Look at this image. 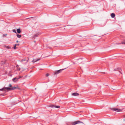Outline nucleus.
<instances>
[{
  "label": "nucleus",
  "mask_w": 125,
  "mask_h": 125,
  "mask_svg": "<svg viewBox=\"0 0 125 125\" xmlns=\"http://www.w3.org/2000/svg\"><path fill=\"white\" fill-rule=\"evenodd\" d=\"M16 67L17 68H18L19 67V66L17 64V65H16Z\"/></svg>",
  "instance_id": "aec40b11"
},
{
  "label": "nucleus",
  "mask_w": 125,
  "mask_h": 125,
  "mask_svg": "<svg viewBox=\"0 0 125 125\" xmlns=\"http://www.w3.org/2000/svg\"><path fill=\"white\" fill-rule=\"evenodd\" d=\"M41 34H40V33H37L36 34L34 35L33 36V38H35L36 37L38 36L39 35H40Z\"/></svg>",
  "instance_id": "1a4fd4ad"
},
{
  "label": "nucleus",
  "mask_w": 125,
  "mask_h": 125,
  "mask_svg": "<svg viewBox=\"0 0 125 125\" xmlns=\"http://www.w3.org/2000/svg\"><path fill=\"white\" fill-rule=\"evenodd\" d=\"M40 60V59H33L32 61V62H33L34 63V62H37Z\"/></svg>",
  "instance_id": "f8f14e48"
},
{
  "label": "nucleus",
  "mask_w": 125,
  "mask_h": 125,
  "mask_svg": "<svg viewBox=\"0 0 125 125\" xmlns=\"http://www.w3.org/2000/svg\"><path fill=\"white\" fill-rule=\"evenodd\" d=\"M49 74L48 73H47L46 74V77H47V76H49Z\"/></svg>",
  "instance_id": "a211bd4d"
},
{
  "label": "nucleus",
  "mask_w": 125,
  "mask_h": 125,
  "mask_svg": "<svg viewBox=\"0 0 125 125\" xmlns=\"http://www.w3.org/2000/svg\"><path fill=\"white\" fill-rule=\"evenodd\" d=\"M111 109L114 111H116L117 112H121L122 110L121 109L118 108H113Z\"/></svg>",
  "instance_id": "20e7f679"
},
{
  "label": "nucleus",
  "mask_w": 125,
  "mask_h": 125,
  "mask_svg": "<svg viewBox=\"0 0 125 125\" xmlns=\"http://www.w3.org/2000/svg\"><path fill=\"white\" fill-rule=\"evenodd\" d=\"M19 79V78H18V77H16L12 79V81L14 82H15L17 81Z\"/></svg>",
  "instance_id": "423d86ee"
},
{
  "label": "nucleus",
  "mask_w": 125,
  "mask_h": 125,
  "mask_svg": "<svg viewBox=\"0 0 125 125\" xmlns=\"http://www.w3.org/2000/svg\"><path fill=\"white\" fill-rule=\"evenodd\" d=\"M13 49H16V45H15V46L13 47Z\"/></svg>",
  "instance_id": "6ab92c4d"
},
{
  "label": "nucleus",
  "mask_w": 125,
  "mask_h": 125,
  "mask_svg": "<svg viewBox=\"0 0 125 125\" xmlns=\"http://www.w3.org/2000/svg\"><path fill=\"white\" fill-rule=\"evenodd\" d=\"M67 68H66L63 69H61L57 71H56L54 72V74L57 75L58 74L60 73L63 70L66 69Z\"/></svg>",
  "instance_id": "f257e3e1"
},
{
  "label": "nucleus",
  "mask_w": 125,
  "mask_h": 125,
  "mask_svg": "<svg viewBox=\"0 0 125 125\" xmlns=\"http://www.w3.org/2000/svg\"><path fill=\"white\" fill-rule=\"evenodd\" d=\"M17 32L19 34L21 32V30L20 29H17L16 30Z\"/></svg>",
  "instance_id": "9b49d317"
},
{
  "label": "nucleus",
  "mask_w": 125,
  "mask_h": 125,
  "mask_svg": "<svg viewBox=\"0 0 125 125\" xmlns=\"http://www.w3.org/2000/svg\"><path fill=\"white\" fill-rule=\"evenodd\" d=\"M12 31L13 32H15V33H17L16 32V30L15 29L13 30H12Z\"/></svg>",
  "instance_id": "f3484780"
},
{
  "label": "nucleus",
  "mask_w": 125,
  "mask_h": 125,
  "mask_svg": "<svg viewBox=\"0 0 125 125\" xmlns=\"http://www.w3.org/2000/svg\"><path fill=\"white\" fill-rule=\"evenodd\" d=\"M122 43L123 44H125V42H122Z\"/></svg>",
  "instance_id": "4be33fe9"
},
{
  "label": "nucleus",
  "mask_w": 125,
  "mask_h": 125,
  "mask_svg": "<svg viewBox=\"0 0 125 125\" xmlns=\"http://www.w3.org/2000/svg\"><path fill=\"white\" fill-rule=\"evenodd\" d=\"M8 88V87H4L0 89V90L1 91H3L4 92H6L7 90V88Z\"/></svg>",
  "instance_id": "6e6552de"
},
{
  "label": "nucleus",
  "mask_w": 125,
  "mask_h": 125,
  "mask_svg": "<svg viewBox=\"0 0 125 125\" xmlns=\"http://www.w3.org/2000/svg\"><path fill=\"white\" fill-rule=\"evenodd\" d=\"M3 36H5V35H3Z\"/></svg>",
  "instance_id": "c85d7f7f"
},
{
  "label": "nucleus",
  "mask_w": 125,
  "mask_h": 125,
  "mask_svg": "<svg viewBox=\"0 0 125 125\" xmlns=\"http://www.w3.org/2000/svg\"><path fill=\"white\" fill-rule=\"evenodd\" d=\"M17 68L18 69H17V70H19V71L20 70V68Z\"/></svg>",
  "instance_id": "412c9836"
},
{
  "label": "nucleus",
  "mask_w": 125,
  "mask_h": 125,
  "mask_svg": "<svg viewBox=\"0 0 125 125\" xmlns=\"http://www.w3.org/2000/svg\"><path fill=\"white\" fill-rule=\"evenodd\" d=\"M22 77V76H19V78H19V79H20V78H21Z\"/></svg>",
  "instance_id": "b1692460"
},
{
  "label": "nucleus",
  "mask_w": 125,
  "mask_h": 125,
  "mask_svg": "<svg viewBox=\"0 0 125 125\" xmlns=\"http://www.w3.org/2000/svg\"><path fill=\"white\" fill-rule=\"evenodd\" d=\"M18 88L17 87H12V88H7V91H10V90H14L15 89H18Z\"/></svg>",
  "instance_id": "7ed1b4c3"
},
{
  "label": "nucleus",
  "mask_w": 125,
  "mask_h": 125,
  "mask_svg": "<svg viewBox=\"0 0 125 125\" xmlns=\"http://www.w3.org/2000/svg\"><path fill=\"white\" fill-rule=\"evenodd\" d=\"M15 45L16 46V45H19V44H15Z\"/></svg>",
  "instance_id": "393cba45"
},
{
  "label": "nucleus",
  "mask_w": 125,
  "mask_h": 125,
  "mask_svg": "<svg viewBox=\"0 0 125 125\" xmlns=\"http://www.w3.org/2000/svg\"><path fill=\"white\" fill-rule=\"evenodd\" d=\"M4 47L6 48L7 49H9L10 48V47L9 46H4Z\"/></svg>",
  "instance_id": "2eb2a0df"
},
{
  "label": "nucleus",
  "mask_w": 125,
  "mask_h": 125,
  "mask_svg": "<svg viewBox=\"0 0 125 125\" xmlns=\"http://www.w3.org/2000/svg\"><path fill=\"white\" fill-rule=\"evenodd\" d=\"M16 36L18 38H20L21 37V35L19 34H17Z\"/></svg>",
  "instance_id": "4468645a"
},
{
  "label": "nucleus",
  "mask_w": 125,
  "mask_h": 125,
  "mask_svg": "<svg viewBox=\"0 0 125 125\" xmlns=\"http://www.w3.org/2000/svg\"><path fill=\"white\" fill-rule=\"evenodd\" d=\"M83 123L80 121H77L74 122H72L71 123L72 125H75L78 124Z\"/></svg>",
  "instance_id": "f03ea898"
},
{
  "label": "nucleus",
  "mask_w": 125,
  "mask_h": 125,
  "mask_svg": "<svg viewBox=\"0 0 125 125\" xmlns=\"http://www.w3.org/2000/svg\"><path fill=\"white\" fill-rule=\"evenodd\" d=\"M115 71H118L121 74L122 73L120 71H122L121 69L120 68H117L115 69H114Z\"/></svg>",
  "instance_id": "0eeeda50"
},
{
  "label": "nucleus",
  "mask_w": 125,
  "mask_h": 125,
  "mask_svg": "<svg viewBox=\"0 0 125 125\" xmlns=\"http://www.w3.org/2000/svg\"><path fill=\"white\" fill-rule=\"evenodd\" d=\"M79 95V94L76 93H72V95L73 96H78Z\"/></svg>",
  "instance_id": "9d476101"
},
{
  "label": "nucleus",
  "mask_w": 125,
  "mask_h": 125,
  "mask_svg": "<svg viewBox=\"0 0 125 125\" xmlns=\"http://www.w3.org/2000/svg\"><path fill=\"white\" fill-rule=\"evenodd\" d=\"M50 106L52 107V108L55 107L56 108H59L60 107V106L59 105H54L51 104L50 105Z\"/></svg>",
  "instance_id": "39448f33"
},
{
  "label": "nucleus",
  "mask_w": 125,
  "mask_h": 125,
  "mask_svg": "<svg viewBox=\"0 0 125 125\" xmlns=\"http://www.w3.org/2000/svg\"><path fill=\"white\" fill-rule=\"evenodd\" d=\"M25 61V59H22L21 60V61Z\"/></svg>",
  "instance_id": "5701e85b"
},
{
  "label": "nucleus",
  "mask_w": 125,
  "mask_h": 125,
  "mask_svg": "<svg viewBox=\"0 0 125 125\" xmlns=\"http://www.w3.org/2000/svg\"><path fill=\"white\" fill-rule=\"evenodd\" d=\"M49 48H51V47H49Z\"/></svg>",
  "instance_id": "cd10ccee"
},
{
  "label": "nucleus",
  "mask_w": 125,
  "mask_h": 125,
  "mask_svg": "<svg viewBox=\"0 0 125 125\" xmlns=\"http://www.w3.org/2000/svg\"><path fill=\"white\" fill-rule=\"evenodd\" d=\"M18 42V41H16V42Z\"/></svg>",
  "instance_id": "bb28decb"
},
{
  "label": "nucleus",
  "mask_w": 125,
  "mask_h": 125,
  "mask_svg": "<svg viewBox=\"0 0 125 125\" xmlns=\"http://www.w3.org/2000/svg\"><path fill=\"white\" fill-rule=\"evenodd\" d=\"M111 16L112 18H114L115 17V15L114 13H112L111 14Z\"/></svg>",
  "instance_id": "ddd939ff"
},
{
  "label": "nucleus",
  "mask_w": 125,
  "mask_h": 125,
  "mask_svg": "<svg viewBox=\"0 0 125 125\" xmlns=\"http://www.w3.org/2000/svg\"><path fill=\"white\" fill-rule=\"evenodd\" d=\"M9 86L10 87L9 88H12V86L11 84H9Z\"/></svg>",
  "instance_id": "dca6fc26"
},
{
  "label": "nucleus",
  "mask_w": 125,
  "mask_h": 125,
  "mask_svg": "<svg viewBox=\"0 0 125 125\" xmlns=\"http://www.w3.org/2000/svg\"><path fill=\"white\" fill-rule=\"evenodd\" d=\"M79 59H83V58H79V59H78V60H78Z\"/></svg>",
  "instance_id": "a878e982"
}]
</instances>
